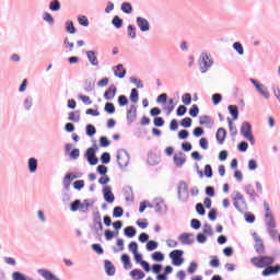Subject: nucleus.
Returning <instances> with one entry per match:
<instances>
[{"instance_id":"de8ad7c7","label":"nucleus","mask_w":280,"mask_h":280,"mask_svg":"<svg viewBox=\"0 0 280 280\" xmlns=\"http://www.w3.org/2000/svg\"><path fill=\"white\" fill-rule=\"evenodd\" d=\"M124 215V208L117 206L113 210V218H121Z\"/></svg>"},{"instance_id":"f8f14e48","label":"nucleus","mask_w":280,"mask_h":280,"mask_svg":"<svg viewBox=\"0 0 280 280\" xmlns=\"http://www.w3.org/2000/svg\"><path fill=\"white\" fill-rule=\"evenodd\" d=\"M280 272V264L275 266L269 265L266 269L261 271L262 277H271V275H279Z\"/></svg>"},{"instance_id":"5701e85b","label":"nucleus","mask_w":280,"mask_h":280,"mask_svg":"<svg viewBox=\"0 0 280 280\" xmlns=\"http://www.w3.org/2000/svg\"><path fill=\"white\" fill-rule=\"evenodd\" d=\"M27 167L31 174H36V171L38 170V160L36 158H30Z\"/></svg>"},{"instance_id":"f03ea898","label":"nucleus","mask_w":280,"mask_h":280,"mask_svg":"<svg viewBox=\"0 0 280 280\" xmlns=\"http://www.w3.org/2000/svg\"><path fill=\"white\" fill-rule=\"evenodd\" d=\"M91 231L94 237H102V231H104V224H102V214L100 211L93 213V225L91 226Z\"/></svg>"},{"instance_id":"f3484780","label":"nucleus","mask_w":280,"mask_h":280,"mask_svg":"<svg viewBox=\"0 0 280 280\" xmlns=\"http://www.w3.org/2000/svg\"><path fill=\"white\" fill-rule=\"evenodd\" d=\"M154 209L156 213H167V205H165V200L163 198H156Z\"/></svg>"},{"instance_id":"9d476101","label":"nucleus","mask_w":280,"mask_h":280,"mask_svg":"<svg viewBox=\"0 0 280 280\" xmlns=\"http://www.w3.org/2000/svg\"><path fill=\"white\" fill-rule=\"evenodd\" d=\"M84 156L89 165H97L100 163V159L94 149H86Z\"/></svg>"},{"instance_id":"412c9836","label":"nucleus","mask_w":280,"mask_h":280,"mask_svg":"<svg viewBox=\"0 0 280 280\" xmlns=\"http://www.w3.org/2000/svg\"><path fill=\"white\" fill-rule=\"evenodd\" d=\"M113 69H114V75L116 78H119L120 80H124V78H126V69L124 68V65L119 63L115 66Z\"/></svg>"},{"instance_id":"423d86ee","label":"nucleus","mask_w":280,"mask_h":280,"mask_svg":"<svg viewBox=\"0 0 280 280\" xmlns=\"http://www.w3.org/2000/svg\"><path fill=\"white\" fill-rule=\"evenodd\" d=\"M185 255V252L183 249H174L168 254V257L172 261L173 266L179 267L185 264V258L183 257Z\"/></svg>"},{"instance_id":"f704fd0d","label":"nucleus","mask_w":280,"mask_h":280,"mask_svg":"<svg viewBox=\"0 0 280 280\" xmlns=\"http://www.w3.org/2000/svg\"><path fill=\"white\" fill-rule=\"evenodd\" d=\"M97 129L92 124L85 126V133L88 137H95Z\"/></svg>"},{"instance_id":"393cba45","label":"nucleus","mask_w":280,"mask_h":280,"mask_svg":"<svg viewBox=\"0 0 280 280\" xmlns=\"http://www.w3.org/2000/svg\"><path fill=\"white\" fill-rule=\"evenodd\" d=\"M71 176H73V173L66 174L62 179L63 189H66V191H69L71 183H73V178H71Z\"/></svg>"},{"instance_id":"20e7f679","label":"nucleus","mask_w":280,"mask_h":280,"mask_svg":"<svg viewBox=\"0 0 280 280\" xmlns=\"http://www.w3.org/2000/svg\"><path fill=\"white\" fill-rule=\"evenodd\" d=\"M241 135L249 141L250 145H255V137L253 136V126L248 121H244L241 126Z\"/></svg>"},{"instance_id":"1a4fd4ad","label":"nucleus","mask_w":280,"mask_h":280,"mask_svg":"<svg viewBox=\"0 0 280 280\" xmlns=\"http://www.w3.org/2000/svg\"><path fill=\"white\" fill-rule=\"evenodd\" d=\"M249 82L254 84L257 93H259V95L264 97V100H270V91H268V88L264 85V83H260L255 79H249Z\"/></svg>"},{"instance_id":"69168bd1","label":"nucleus","mask_w":280,"mask_h":280,"mask_svg":"<svg viewBox=\"0 0 280 280\" xmlns=\"http://www.w3.org/2000/svg\"><path fill=\"white\" fill-rule=\"evenodd\" d=\"M245 221L247 222V224H254L255 223V214L250 213V212H245Z\"/></svg>"},{"instance_id":"39448f33","label":"nucleus","mask_w":280,"mask_h":280,"mask_svg":"<svg viewBox=\"0 0 280 280\" xmlns=\"http://www.w3.org/2000/svg\"><path fill=\"white\" fill-rule=\"evenodd\" d=\"M117 164L120 170H124V167H128V164L130 163V153L126 149H120L117 151Z\"/></svg>"},{"instance_id":"4c0bfd02","label":"nucleus","mask_w":280,"mask_h":280,"mask_svg":"<svg viewBox=\"0 0 280 280\" xmlns=\"http://www.w3.org/2000/svg\"><path fill=\"white\" fill-rule=\"evenodd\" d=\"M69 121H73L74 124H78L80 121V112H70L68 116Z\"/></svg>"},{"instance_id":"603ef678","label":"nucleus","mask_w":280,"mask_h":280,"mask_svg":"<svg viewBox=\"0 0 280 280\" xmlns=\"http://www.w3.org/2000/svg\"><path fill=\"white\" fill-rule=\"evenodd\" d=\"M199 113H200V108L198 107V105H196V104L191 105V107L189 109L190 117H198Z\"/></svg>"},{"instance_id":"72a5a7b5","label":"nucleus","mask_w":280,"mask_h":280,"mask_svg":"<svg viewBox=\"0 0 280 280\" xmlns=\"http://www.w3.org/2000/svg\"><path fill=\"white\" fill-rule=\"evenodd\" d=\"M129 100L132 102V104H137L139 102V90L135 88L131 89Z\"/></svg>"},{"instance_id":"58836bf2","label":"nucleus","mask_w":280,"mask_h":280,"mask_svg":"<svg viewBox=\"0 0 280 280\" xmlns=\"http://www.w3.org/2000/svg\"><path fill=\"white\" fill-rule=\"evenodd\" d=\"M105 113H108V115H115V104L112 102H107L104 106Z\"/></svg>"},{"instance_id":"2f4dec72","label":"nucleus","mask_w":280,"mask_h":280,"mask_svg":"<svg viewBox=\"0 0 280 280\" xmlns=\"http://www.w3.org/2000/svg\"><path fill=\"white\" fill-rule=\"evenodd\" d=\"M112 25H114L116 30H121V27H124V20L119 18V15H115L112 20Z\"/></svg>"},{"instance_id":"ea45409f","label":"nucleus","mask_w":280,"mask_h":280,"mask_svg":"<svg viewBox=\"0 0 280 280\" xmlns=\"http://www.w3.org/2000/svg\"><path fill=\"white\" fill-rule=\"evenodd\" d=\"M147 250L152 252L159 248V242L156 241H148L145 245Z\"/></svg>"},{"instance_id":"4468645a","label":"nucleus","mask_w":280,"mask_h":280,"mask_svg":"<svg viewBox=\"0 0 280 280\" xmlns=\"http://www.w3.org/2000/svg\"><path fill=\"white\" fill-rule=\"evenodd\" d=\"M103 198L109 205H113V202H115V195L113 194V188L110 186H105L103 188Z\"/></svg>"},{"instance_id":"473e14b6","label":"nucleus","mask_w":280,"mask_h":280,"mask_svg":"<svg viewBox=\"0 0 280 280\" xmlns=\"http://www.w3.org/2000/svg\"><path fill=\"white\" fill-rule=\"evenodd\" d=\"M12 279L13 280H34L31 277H26L25 275H23L21 271H14L12 273Z\"/></svg>"},{"instance_id":"cd10ccee","label":"nucleus","mask_w":280,"mask_h":280,"mask_svg":"<svg viewBox=\"0 0 280 280\" xmlns=\"http://www.w3.org/2000/svg\"><path fill=\"white\" fill-rule=\"evenodd\" d=\"M125 270H131L132 269V262H130V256L128 254H122L120 257Z\"/></svg>"},{"instance_id":"a18cd8bd","label":"nucleus","mask_w":280,"mask_h":280,"mask_svg":"<svg viewBox=\"0 0 280 280\" xmlns=\"http://www.w3.org/2000/svg\"><path fill=\"white\" fill-rule=\"evenodd\" d=\"M228 124H229V129L231 132L232 137L237 136V127L235 125H233V120H231V118H228Z\"/></svg>"},{"instance_id":"c85d7f7f","label":"nucleus","mask_w":280,"mask_h":280,"mask_svg":"<svg viewBox=\"0 0 280 280\" xmlns=\"http://www.w3.org/2000/svg\"><path fill=\"white\" fill-rule=\"evenodd\" d=\"M124 233L126 237L132 238L135 235H137V229L132 225H129L124 229Z\"/></svg>"},{"instance_id":"680f3d73","label":"nucleus","mask_w":280,"mask_h":280,"mask_svg":"<svg viewBox=\"0 0 280 280\" xmlns=\"http://www.w3.org/2000/svg\"><path fill=\"white\" fill-rule=\"evenodd\" d=\"M202 233L203 235H213V229L211 228V225L209 223H206L203 225V229H202Z\"/></svg>"},{"instance_id":"bf43d9fd","label":"nucleus","mask_w":280,"mask_h":280,"mask_svg":"<svg viewBox=\"0 0 280 280\" xmlns=\"http://www.w3.org/2000/svg\"><path fill=\"white\" fill-rule=\"evenodd\" d=\"M267 233L271 240H277V235L279 234L277 228H267Z\"/></svg>"},{"instance_id":"6e6552de","label":"nucleus","mask_w":280,"mask_h":280,"mask_svg":"<svg viewBox=\"0 0 280 280\" xmlns=\"http://www.w3.org/2000/svg\"><path fill=\"white\" fill-rule=\"evenodd\" d=\"M252 237L255 242L254 244L255 253H257V255H266V245L264 244V240L261 238V236H259L257 232H254L252 234Z\"/></svg>"},{"instance_id":"37998d69","label":"nucleus","mask_w":280,"mask_h":280,"mask_svg":"<svg viewBox=\"0 0 280 280\" xmlns=\"http://www.w3.org/2000/svg\"><path fill=\"white\" fill-rule=\"evenodd\" d=\"M66 32H68V34H75L77 30H75V26L73 25V21L66 22Z\"/></svg>"},{"instance_id":"7c9ffc66","label":"nucleus","mask_w":280,"mask_h":280,"mask_svg":"<svg viewBox=\"0 0 280 280\" xmlns=\"http://www.w3.org/2000/svg\"><path fill=\"white\" fill-rule=\"evenodd\" d=\"M60 8H62V4H60V0L50 1L49 3L50 12H60Z\"/></svg>"},{"instance_id":"6e6d98bb","label":"nucleus","mask_w":280,"mask_h":280,"mask_svg":"<svg viewBox=\"0 0 280 280\" xmlns=\"http://www.w3.org/2000/svg\"><path fill=\"white\" fill-rule=\"evenodd\" d=\"M80 199H75L74 201H72L70 203V211L75 212V211H80Z\"/></svg>"},{"instance_id":"49530a36","label":"nucleus","mask_w":280,"mask_h":280,"mask_svg":"<svg viewBox=\"0 0 280 280\" xmlns=\"http://www.w3.org/2000/svg\"><path fill=\"white\" fill-rule=\"evenodd\" d=\"M192 119L190 117H185L180 121L182 128H191Z\"/></svg>"},{"instance_id":"bb28decb","label":"nucleus","mask_w":280,"mask_h":280,"mask_svg":"<svg viewBox=\"0 0 280 280\" xmlns=\"http://www.w3.org/2000/svg\"><path fill=\"white\" fill-rule=\"evenodd\" d=\"M130 277L133 280L145 279V272H143L141 269H133L130 271Z\"/></svg>"},{"instance_id":"e433bc0d","label":"nucleus","mask_w":280,"mask_h":280,"mask_svg":"<svg viewBox=\"0 0 280 280\" xmlns=\"http://www.w3.org/2000/svg\"><path fill=\"white\" fill-rule=\"evenodd\" d=\"M127 34L129 38H132V39L137 38V27L132 24H129L127 26Z\"/></svg>"},{"instance_id":"338daca9","label":"nucleus","mask_w":280,"mask_h":280,"mask_svg":"<svg viewBox=\"0 0 280 280\" xmlns=\"http://www.w3.org/2000/svg\"><path fill=\"white\" fill-rule=\"evenodd\" d=\"M182 102L183 104H185L186 106H189V104H191V94L190 93H186L182 96Z\"/></svg>"},{"instance_id":"0e129e2a","label":"nucleus","mask_w":280,"mask_h":280,"mask_svg":"<svg viewBox=\"0 0 280 280\" xmlns=\"http://www.w3.org/2000/svg\"><path fill=\"white\" fill-rule=\"evenodd\" d=\"M43 20L46 21L49 25H54V16L49 12H45L43 15Z\"/></svg>"},{"instance_id":"c03bdc74","label":"nucleus","mask_w":280,"mask_h":280,"mask_svg":"<svg viewBox=\"0 0 280 280\" xmlns=\"http://www.w3.org/2000/svg\"><path fill=\"white\" fill-rule=\"evenodd\" d=\"M233 49L238 54V56H244V46H242V43L235 42L233 44Z\"/></svg>"},{"instance_id":"c756f323","label":"nucleus","mask_w":280,"mask_h":280,"mask_svg":"<svg viewBox=\"0 0 280 280\" xmlns=\"http://www.w3.org/2000/svg\"><path fill=\"white\" fill-rule=\"evenodd\" d=\"M245 192L247 194V196H249L252 198V200H255V198H258L259 195H257V192H255V188H253V185L247 184L245 186Z\"/></svg>"},{"instance_id":"79ce46f5","label":"nucleus","mask_w":280,"mask_h":280,"mask_svg":"<svg viewBox=\"0 0 280 280\" xmlns=\"http://www.w3.org/2000/svg\"><path fill=\"white\" fill-rule=\"evenodd\" d=\"M32 106H34V98H32V96H27L24 100V108H25V110H32Z\"/></svg>"},{"instance_id":"4be33fe9","label":"nucleus","mask_w":280,"mask_h":280,"mask_svg":"<svg viewBox=\"0 0 280 280\" xmlns=\"http://www.w3.org/2000/svg\"><path fill=\"white\" fill-rule=\"evenodd\" d=\"M217 141L219 145H223L224 141L226 140V129L225 128H219L215 133Z\"/></svg>"},{"instance_id":"a878e982","label":"nucleus","mask_w":280,"mask_h":280,"mask_svg":"<svg viewBox=\"0 0 280 280\" xmlns=\"http://www.w3.org/2000/svg\"><path fill=\"white\" fill-rule=\"evenodd\" d=\"M228 110L232 119L237 120L240 118V107H237V105H229Z\"/></svg>"},{"instance_id":"9b49d317","label":"nucleus","mask_w":280,"mask_h":280,"mask_svg":"<svg viewBox=\"0 0 280 280\" xmlns=\"http://www.w3.org/2000/svg\"><path fill=\"white\" fill-rule=\"evenodd\" d=\"M137 120V106L130 105L127 109V124L128 126H132L135 121Z\"/></svg>"},{"instance_id":"864d4df0","label":"nucleus","mask_w":280,"mask_h":280,"mask_svg":"<svg viewBox=\"0 0 280 280\" xmlns=\"http://www.w3.org/2000/svg\"><path fill=\"white\" fill-rule=\"evenodd\" d=\"M131 84H135L137 89H143V81L141 79H137L136 77L130 78Z\"/></svg>"},{"instance_id":"09e8293b","label":"nucleus","mask_w":280,"mask_h":280,"mask_svg":"<svg viewBox=\"0 0 280 280\" xmlns=\"http://www.w3.org/2000/svg\"><path fill=\"white\" fill-rule=\"evenodd\" d=\"M198 270V262L191 261L187 268L188 275H194Z\"/></svg>"},{"instance_id":"0eeeda50","label":"nucleus","mask_w":280,"mask_h":280,"mask_svg":"<svg viewBox=\"0 0 280 280\" xmlns=\"http://www.w3.org/2000/svg\"><path fill=\"white\" fill-rule=\"evenodd\" d=\"M177 198L180 202H187L189 200V185L185 182H180L177 186Z\"/></svg>"},{"instance_id":"dca6fc26","label":"nucleus","mask_w":280,"mask_h":280,"mask_svg":"<svg viewBox=\"0 0 280 280\" xmlns=\"http://www.w3.org/2000/svg\"><path fill=\"white\" fill-rule=\"evenodd\" d=\"M178 240L180 244H184L185 246H190V244H194V242H196L192 233H183L179 235Z\"/></svg>"},{"instance_id":"aec40b11","label":"nucleus","mask_w":280,"mask_h":280,"mask_svg":"<svg viewBox=\"0 0 280 280\" xmlns=\"http://www.w3.org/2000/svg\"><path fill=\"white\" fill-rule=\"evenodd\" d=\"M86 56L92 67H97L100 65V60H97V52H95V50H88Z\"/></svg>"},{"instance_id":"5fc2aeb1","label":"nucleus","mask_w":280,"mask_h":280,"mask_svg":"<svg viewBox=\"0 0 280 280\" xmlns=\"http://www.w3.org/2000/svg\"><path fill=\"white\" fill-rule=\"evenodd\" d=\"M187 113V106L179 105L176 110L177 117H185V114Z\"/></svg>"},{"instance_id":"e2e57ef3","label":"nucleus","mask_w":280,"mask_h":280,"mask_svg":"<svg viewBox=\"0 0 280 280\" xmlns=\"http://www.w3.org/2000/svg\"><path fill=\"white\" fill-rule=\"evenodd\" d=\"M73 188L77 189V191H81V189H84V179H79L73 183Z\"/></svg>"},{"instance_id":"8fccbe9b","label":"nucleus","mask_w":280,"mask_h":280,"mask_svg":"<svg viewBox=\"0 0 280 280\" xmlns=\"http://www.w3.org/2000/svg\"><path fill=\"white\" fill-rule=\"evenodd\" d=\"M101 162L103 163V165H108V163H110V153L108 152L102 153Z\"/></svg>"},{"instance_id":"774afa93","label":"nucleus","mask_w":280,"mask_h":280,"mask_svg":"<svg viewBox=\"0 0 280 280\" xmlns=\"http://www.w3.org/2000/svg\"><path fill=\"white\" fill-rule=\"evenodd\" d=\"M220 102H222V94L220 93L212 94V104H214V106H218Z\"/></svg>"},{"instance_id":"ddd939ff","label":"nucleus","mask_w":280,"mask_h":280,"mask_svg":"<svg viewBox=\"0 0 280 280\" xmlns=\"http://www.w3.org/2000/svg\"><path fill=\"white\" fill-rule=\"evenodd\" d=\"M136 24L138 25L140 32H150V22L148 19L138 16L136 19Z\"/></svg>"},{"instance_id":"4d7b16f0","label":"nucleus","mask_w":280,"mask_h":280,"mask_svg":"<svg viewBox=\"0 0 280 280\" xmlns=\"http://www.w3.org/2000/svg\"><path fill=\"white\" fill-rule=\"evenodd\" d=\"M118 106H120V107L128 106V96L127 95L118 96Z\"/></svg>"},{"instance_id":"052dcab7","label":"nucleus","mask_w":280,"mask_h":280,"mask_svg":"<svg viewBox=\"0 0 280 280\" xmlns=\"http://www.w3.org/2000/svg\"><path fill=\"white\" fill-rule=\"evenodd\" d=\"M190 226L191 229H194L195 231H198L200 229V226H202V223L200 222V220L198 219H191L190 221Z\"/></svg>"},{"instance_id":"2eb2a0df","label":"nucleus","mask_w":280,"mask_h":280,"mask_svg":"<svg viewBox=\"0 0 280 280\" xmlns=\"http://www.w3.org/2000/svg\"><path fill=\"white\" fill-rule=\"evenodd\" d=\"M265 226L266 229H277V219L272 212L265 213Z\"/></svg>"},{"instance_id":"7ed1b4c3","label":"nucleus","mask_w":280,"mask_h":280,"mask_svg":"<svg viewBox=\"0 0 280 280\" xmlns=\"http://www.w3.org/2000/svg\"><path fill=\"white\" fill-rule=\"evenodd\" d=\"M213 67V59L207 52H202L199 58V71L200 73H207Z\"/></svg>"},{"instance_id":"3c124183","label":"nucleus","mask_w":280,"mask_h":280,"mask_svg":"<svg viewBox=\"0 0 280 280\" xmlns=\"http://www.w3.org/2000/svg\"><path fill=\"white\" fill-rule=\"evenodd\" d=\"M210 267L211 268H220V259L218 256H210Z\"/></svg>"},{"instance_id":"a19ab883","label":"nucleus","mask_w":280,"mask_h":280,"mask_svg":"<svg viewBox=\"0 0 280 280\" xmlns=\"http://www.w3.org/2000/svg\"><path fill=\"white\" fill-rule=\"evenodd\" d=\"M151 257L153 261H159V262L164 261L165 259V255L161 252H154Z\"/></svg>"},{"instance_id":"a211bd4d","label":"nucleus","mask_w":280,"mask_h":280,"mask_svg":"<svg viewBox=\"0 0 280 280\" xmlns=\"http://www.w3.org/2000/svg\"><path fill=\"white\" fill-rule=\"evenodd\" d=\"M115 95H117V86L115 84H112L104 93L103 97L107 102H112V100H115Z\"/></svg>"},{"instance_id":"c9c22d12","label":"nucleus","mask_w":280,"mask_h":280,"mask_svg":"<svg viewBox=\"0 0 280 280\" xmlns=\"http://www.w3.org/2000/svg\"><path fill=\"white\" fill-rule=\"evenodd\" d=\"M120 10L124 14H132V4L130 2H124Z\"/></svg>"},{"instance_id":"b1692460","label":"nucleus","mask_w":280,"mask_h":280,"mask_svg":"<svg viewBox=\"0 0 280 280\" xmlns=\"http://www.w3.org/2000/svg\"><path fill=\"white\" fill-rule=\"evenodd\" d=\"M105 272L107 275V277H115V265H113V262L110 260H105Z\"/></svg>"},{"instance_id":"13d9d810","label":"nucleus","mask_w":280,"mask_h":280,"mask_svg":"<svg viewBox=\"0 0 280 280\" xmlns=\"http://www.w3.org/2000/svg\"><path fill=\"white\" fill-rule=\"evenodd\" d=\"M79 25H82V27H89V19L86 15H80L78 18Z\"/></svg>"},{"instance_id":"6ab92c4d","label":"nucleus","mask_w":280,"mask_h":280,"mask_svg":"<svg viewBox=\"0 0 280 280\" xmlns=\"http://www.w3.org/2000/svg\"><path fill=\"white\" fill-rule=\"evenodd\" d=\"M173 161L176 167H183V165H185V163L187 162V159L185 158V153H183V151H179L173 156Z\"/></svg>"},{"instance_id":"f257e3e1","label":"nucleus","mask_w":280,"mask_h":280,"mask_svg":"<svg viewBox=\"0 0 280 280\" xmlns=\"http://www.w3.org/2000/svg\"><path fill=\"white\" fill-rule=\"evenodd\" d=\"M277 261V258L275 256H266L264 254L253 257L250 259V264L255 266V268H268L269 266H272Z\"/></svg>"}]
</instances>
